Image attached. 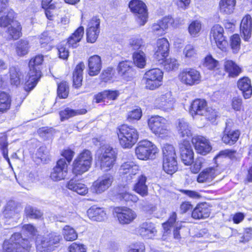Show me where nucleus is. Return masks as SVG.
I'll use <instances>...</instances> for the list:
<instances>
[{
    "instance_id": "864d4df0",
    "label": "nucleus",
    "mask_w": 252,
    "mask_h": 252,
    "mask_svg": "<svg viewBox=\"0 0 252 252\" xmlns=\"http://www.w3.org/2000/svg\"><path fill=\"white\" fill-rule=\"evenodd\" d=\"M204 65L210 70L218 69L220 66L218 61L214 59L211 56H208L205 58Z\"/></svg>"
},
{
    "instance_id": "f257e3e1",
    "label": "nucleus",
    "mask_w": 252,
    "mask_h": 252,
    "mask_svg": "<svg viewBox=\"0 0 252 252\" xmlns=\"http://www.w3.org/2000/svg\"><path fill=\"white\" fill-rule=\"evenodd\" d=\"M3 252H29L31 244L27 238H23L20 233H14L3 244Z\"/></svg>"
},
{
    "instance_id": "c03bdc74",
    "label": "nucleus",
    "mask_w": 252,
    "mask_h": 252,
    "mask_svg": "<svg viewBox=\"0 0 252 252\" xmlns=\"http://www.w3.org/2000/svg\"><path fill=\"white\" fill-rule=\"evenodd\" d=\"M86 112L87 110L86 109L75 110L67 108L64 110L61 111L60 112V115L61 116V120L63 121L64 120L67 119L76 115L84 114Z\"/></svg>"
},
{
    "instance_id": "0eeeda50",
    "label": "nucleus",
    "mask_w": 252,
    "mask_h": 252,
    "mask_svg": "<svg viewBox=\"0 0 252 252\" xmlns=\"http://www.w3.org/2000/svg\"><path fill=\"white\" fill-rule=\"evenodd\" d=\"M148 125L153 133L161 137H165L170 133L169 123L163 117L158 116L151 117L149 119Z\"/></svg>"
},
{
    "instance_id": "49530a36",
    "label": "nucleus",
    "mask_w": 252,
    "mask_h": 252,
    "mask_svg": "<svg viewBox=\"0 0 252 252\" xmlns=\"http://www.w3.org/2000/svg\"><path fill=\"white\" fill-rule=\"evenodd\" d=\"M63 235L66 241H72L76 240L78 235L75 229L69 225H65L63 229Z\"/></svg>"
},
{
    "instance_id": "58836bf2",
    "label": "nucleus",
    "mask_w": 252,
    "mask_h": 252,
    "mask_svg": "<svg viewBox=\"0 0 252 252\" xmlns=\"http://www.w3.org/2000/svg\"><path fill=\"white\" fill-rule=\"evenodd\" d=\"M84 64L80 63L77 65L73 74V86L75 88H78L82 85V72L84 68Z\"/></svg>"
},
{
    "instance_id": "4be33fe9",
    "label": "nucleus",
    "mask_w": 252,
    "mask_h": 252,
    "mask_svg": "<svg viewBox=\"0 0 252 252\" xmlns=\"http://www.w3.org/2000/svg\"><path fill=\"white\" fill-rule=\"evenodd\" d=\"M192 143L197 152L202 155H206L212 149L209 141L204 137L197 136L192 138Z\"/></svg>"
},
{
    "instance_id": "f3484780",
    "label": "nucleus",
    "mask_w": 252,
    "mask_h": 252,
    "mask_svg": "<svg viewBox=\"0 0 252 252\" xmlns=\"http://www.w3.org/2000/svg\"><path fill=\"white\" fill-rule=\"evenodd\" d=\"M68 172V164L64 158H61L57 162L56 165L51 173L50 177L56 181L64 179Z\"/></svg>"
},
{
    "instance_id": "cd10ccee",
    "label": "nucleus",
    "mask_w": 252,
    "mask_h": 252,
    "mask_svg": "<svg viewBox=\"0 0 252 252\" xmlns=\"http://www.w3.org/2000/svg\"><path fill=\"white\" fill-rule=\"evenodd\" d=\"M87 214L89 218L94 221H101L106 219V214L101 208L92 207L88 210Z\"/></svg>"
},
{
    "instance_id": "4d7b16f0",
    "label": "nucleus",
    "mask_w": 252,
    "mask_h": 252,
    "mask_svg": "<svg viewBox=\"0 0 252 252\" xmlns=\"http://www.w3.org/2000/svg\"><path fill=\"white\" fill-rule=\"evenodd\" d=\"M143 39L139 36L133 37L129 39L128 44L133 49L140 48L143 44Z\"/></svg>"
},
{
    "instance_id": "f03ea898",
    "label": "nucleus",
    "mask_w": 252,
    "mask_h": 252,
    "mask_svg": "<svg viewBox=\"0 0 252 252\" xmlns=\"http://www.w3.org/2000/svg\"><path fill=\"white\" fill-rule=\"evenodd\" d=\"M43 60V56L37 55L30 61L29 64L30 71L24 87L26 91L29 92L32 90L41 77V72L39 65L42 63Z\"/></svg>"
},
{
    "instance_id": "20e7f679",
    "label": "nucleus",
    "mask_w": 252,
    "mask_h": 252,
    "mask_svg": "<svg viewBox=\"0 0 252 252\" xmlns=\"http://www.w3.org/2000/svg\"><path fill=\"white\" fill-rule=\"evenodd\" d=\"M121 146L125 149H130L137 142L138 132L136 129L131 126L123 125L117 132Z\"/></svg>"
},
{
    "instance_id": "0e129e2a",
    "label": "nucleus",
    "mask_w": 252,
    "mask_h": 252,
    "mask_svg": "<svg viewBox=\"0 0 252 252\" xmlns=\"http://www.w3.org/2000/svg\"><path fill=\"white\" fill-rule=\"evenodd\" d=\"M196 54L194 46L191 44L186 45L183 51V54L186 58H190L193 57Z\"/></svg>"
},
{
    "instance_id": "9b49d317",
    "label": "nucleus",
    "mask_w": 252,
    "mask_h": 252,
    "mask_svg": "<svg viewBox=\"0 0 252 252\" xmlns=\"http://www.w3.org/2000/svg\"><path fill=\"white\" fill-rule=\"evenodd\" d=\"M139 171V167L132 161L123 163L120 169L119 173L123 180L128 184L136 179V175Z\"/></svg>"
},
{
    "instance_id": "c9c22d12",
    "label": "nucleus",
    "mask_w": 252,
    "mask_h": 252,
    "mask_svg": "<svg viewBox=\"0 0 252 252\" xmlns=\"http://www.w3.org/2000/svg\"><path fill=\"white\" fill-rule=\"evenodd\" d=\"M132 64V62L129 61H125L120 62L118 67L119 74L126 77L132 76L133 71L131 67Z\"/></svg>"
},
{
    "instance_id": "c756f323",
    "label": "nucleus",
    "mask_w": 252,
    "mask_h": 252,
    "mask_svg": "<svg viewBox=\"0 0 252 252\" xmlns=\"http://www.w3.org/2000/svg\"><path fill=\"white\" fill-rule=\"evenodd\" d=\"M137 182L133 187L134 190L141 196L144 197L148 195V187L146 185L147 178L145 176L141 175L136 177Z\"/></svg>"
},
{
    "instance_id": "ea45409f",
    "label": "nucleus",
    "mask_w": 252,
    "mask_h": 252,
    "mask_svg": "<svg viewBox=\"0 0 252 252\" xmlns=\"http://www.w3.org/2000/svg\"><path fill=\"white\" fill-rule=\"evenodd\" d=\"M240 132L239 130L228 131V133L223 132L222 141L226 144L232 145L238 140Z\"/></svg>"
},
{
    "instance_id": "7ed1b4c3",
    "label": "nucleus",
    "mask_w": 252,
    "mask_h": 252,
    "mask_svg": "<svg viewBox=\"0 0 252 252\" xmlns=\"http://www.w3.org/2000/svg\"><path fill=\"white\" fill-rule=\"evenodd\" d=\"M61 239L62 236L54 232L38 235L35 240L36 249L40 252H51L58 247Z\"/></svg>"
},
{
    "instance_id": "2f4dec72",
    "label": "nucleus",
    "mask_w": 252,
    "mask_h": 252,
    "mask_svg": "<svg viewBox=\"0 0 252 252\" xmlns=\"http://www.w3.org/2000/svg\"><path fill=\"white\" fill-rule=\"evenodd\" d=\"M238 87L242 92L245 99L249 98L252 94L251 80L247 77L243 78L238 82Z\"/></svg>"
},
{
    "instance_id": "473e14b6",
    "label": "nucleus",
    "mask_w": 252,
    "mask_h": 252,
    "mask_svg": "<svg viewBox=\"0 0 252 252\" xmlns=\"http://www.w3.org/2000/svg\"><path fill=\"white\" fill-rule=\"evenodd\" d=\"M22 27L17 21H14L7 29L6 32L9 39L16 40L22 36Z\"/></svg>"
},
{
    "instance_id": "39448f33",
    "label": "nucleus",
    "mask_w": 252,
    "mask_h": 252,
    "mask_svg": "<svg viewBox=\"0 0 252 252\" xmlns=\"http://www.w3.org/2000/svg\"><path fill=\"white\" fill-rule=\"evenodd\" d=\"M92 160L91 152L88 150H83L73 161L72 173L77 176L87 172L91 167Z\"/></svg>"
},
{
    "instance_id": "680f3d73",
    "label": "nucleus",
    "mask_w": 252,
    "mask_h": 252,
    "mask_svg": "<svg viewBox=\"0 0 252 252\" xmlns=\"http://www.w3.org/2000/svg\"><path fill=\"white\" fill-rule=\"evenodd\" d=\"M163 229V239H165L164 237L168 235L171 232V229L173 227V219L170 218L166 222L162 224Z\"/></svg>"
},
{
    "instance_id": "bb28decb",
    "label": "nucleus",
    "mask_w": 252,
    "mask_h": 252,
    "mask_svg": "<svg viewBox=\"0 0 252 252\" xmlns=\"http://www.w3.org/2000/svg\"><path fill=\"white\" fill-rule=\"evenodd\" d=\"M66 188L82 195L86 194L88 191V188L85 184L75 179L70 180L66 184Z\"/></svg>"
},
{
    "instance_id": "bf43d9fd",
    "label": "nucleus",
    "mask_w": 252,
    "mask_h": 252,
    "mask_svg": "<svg viewBox=\"0 0 252 252\" xmlns=\"http://www.w3.org/2000/svg\"><path fill=\"white\" fill-rule=\"evenodd\" d=\"M230 45L234 52H237L240 48L241 39L238 34L232 35L230 39Z\"/></svg>"
},
{
    "instance_id": "423d86ee",
    "label": "nucleus",
    "mask_w": 252,
    "mask_h": 252,
    "mask_svg": "<svg viewBox=\"0 0 252 252\" xmlns=\"http://www.w3.org/2000/svg\"><path fill=\"white\" fill-rule=\"evenodd\" d=\"M98 156V163L104 171L110 170L114 166L117 155L114 150L110 146L102 147Z\"/></svg>"
},
{
    "instance_id": "4468645a",
    "label": "nucleus",
    "mask_w": 252,
    "mask_h": 252,
    "mask_svg": "<svg viewBox=\"0 0 252 252\" xmlns=\"http://www.w3.org/2000/svg\"><path fill=\"white\" fill-rule=\"evenodd\" d=\"M223 29L220 25H215L211 29L210 39L212 43L213 42L217 47L222 51L225 49L227 45V41L223 36Z\"/></svg>"
},
{
    "instance_id": "052dcab7",
    "label": "nucleus",
    "mask_w": 252,
    "mask_h": 252,
    "mask_svg": "<svg viewBox=\"0 0 252 252\" xmlns=\"http://www.w3.org/2000/svg\"><path fill=\"white\" fill-rule=\"evenodd\" d=\"M145 246L142 243H136L128 246L126 252H144Z\"/></svg>"
},
{
    "instance_id": "a878e982",
    "label": "nucleus",
    "mask_w": 252,
    "mask_h": 252,
    "mask_svg": "<svg viewBox=\"0 0 252 252\" xmlns=\"http://www.w3.org/2000/svg\"><path fill=\"white\" fill-rule=\"evenodd\" d=\"M210 209L207 203L198 204L192 212V217L194 219H204L209 217Z\"/></svg>"
},
{
    "instance_id": "1a4fd4ad",
    "label": "nucleus",
    "mask_w": 252,
    "mask_h": 252,
    "mask_svg": "<svg viewBox=\"0 0 252 252\" xmlns=\"http://www.w3.org/2000/svg\"><path fill=\"white\" fill-rule=\"evenodd\" d=\"M131 11L136 16V21L140 26L145 24L148 19L146 4L140 0H132L129 3Z\"/></svg>"
},
{
    "instance_id": "393cba45",
    "label": "nucleus",
    "mask_w": 252,
    "mask_h": 252,
    "mask_svg": "<svg viewBox=\"0 0 252 252\" xmlns=\"http://www.w3.org/2000/svg\"><path fill=\"white\" fill-rule=\"evenodd\" d=\"M89 74L90 76L97 75L101 69V60L100 57L94 55L88 60Z\"/></svg>"
},
{
    "instance_id": "774afa93",
    "label": "nucleus",
    "mask_w": 252,
    "mask_h": 252,
    "mask_svg": "<svg viewBox=\"0 0 252 252\" xmlns=\"http://www.w3.org/2000/svg\"><path fill=\"white\" fill-rule=\"evenodd\" d=\"M231 105L232 108L235 111H240L243 110L242 98L238 97H234L232 100Z\"/></svg>"
},
{
    "instance_id": "603ef678",
    "label": "nucleus",
    "mask_w": 252,
    "mask_h": 252,
    "mask_svg": "<svg viewBox=\"0 0 252 252\" xmlns=\"http://www.w3.org/2000/svg\"><path fill=\"white\" fill-rule=\"evenodd\" d=\"M118 197L121 201L129 203H135L139 199L136 195L126 191L119 193Z\"/></svg>"
},
{
    "instance_id": "7c9ffc66",
    "label": "nucleus",
    "mask_w": 252,
    "mask_h": 252,
    "mask_svg": "<svg viewBox=\"0 0 252 252\" xmlns=\"http://www.w3.org/2000/svg\"><path fill=\"white\" fill-rule=\"evenodd\" d=\"M19 211L14 201H9L3 211V215L6 219H13L16 220L20 218Z\"/></svg>"
},
{
    "instance_id": "b1692460",
    "label": "nucleus",
    "mask_w": 252,
    "mask_h": 252,
    "mask_svg": "<svg viewBox=\"0 0 252 252\" xmlns=\"http://www.w3.org/2000/svg\"><path fill=\"white\" fill-rule=\"evenodd\" d=\"M207 107V102L204 99H196L191 104L189 113L193 117L196 115L202 116Z\"/></svg>"
},
{
    "instance_id": "e433bc0d",
    "label": "nucleus",
    "mask_w": 252,
    "mask_h": 252,
    "mask_svg": "<svg viewBox=\"0 0 252 252\" xmlns=\"http://www.w3.org/2000/svg\"><path fill=\"white\" fill-rule=\"evenodd\" d=\"M177 129L182 137L189 138L191 136L190 127L184 119L179 120Z\"/></svg>"
},
{
    "instance_id": "aec40b11",
    "label": "nucleus",
    "mask_w": 252,
    "mask_h": 252,
    "mask_svg": "<svg viewBox=\"0 0 252 252\" xmlns=\"http://www.w3.org/2000/svg\"><path fill=\"white\" fill-rule=\"evenodd\" d=\"M169 44L168 40L164 38L159 39L157 42V47L155 53V58L160 62L168 56L169 53Z\"/></svg>"
},
{
    "instance_id": "e2e57ef3",
    "label": "nucleus",
    "mask_w": 252,
    "mask_h": 252,
    "mask_svg": "<svg viewBox=\"0 0 252 252\" xmlns=\"http://www.w3.org/2000/svg\"><path fill=\"white\" fill-rule=\"evenodd\" d=\"M68 249L69 252H86V246L80 243H73Z\"/></svg>"
},
{
    "instance_id": "f704fd0d",
    "label": "nucleus",
    "mask_w": 252,
    "mask_h": 252,
    "mask_svg": "<svg viewBox=\"0 0 252 252\" xmlns=\"http://www.w3.org/2000/svg\"><path fill=\"white\" fill-rule=\"evenodd\" d=\"M236 5V0H220L219 3L220 12L229 15L232 13Z\"/></svg>"
},
{
    "instance_id": "2eb2a0df",
    "label": "nucleus",
    "mask_w": 252,
    "mask_h": 252,
    "mask_svg": "<svg viewBox=\"0 0 252 252\" xmlns=\"http://www.w3.org/2000/svg\"><path fill=\"white\" fill-rule=\"evenodd\" d=\"M163 155V169L167 174H173V146L166 144L162 149Z\"/></svg>"
},
{
    "instance_id": "412c9836",
    "label": "nucleus",
    "mask_w": 252,
    "mask_h": 252,
    "mask_svg": "<svg viewBox=\"0 0 252 252\" xmlns=\"http://www.w3.org/2000/svg\"><path fill=\"white\" fill-rule=\"evenodd\" d=\"M240 31L241 36L245 41H249L251 37L252 32V18L250 15L247 14L242 19Z\"/></svg>"
},
{
    "instance_id": "8fccbe9b",
    "label": "nucleus",
    "mask_w": 252,
    "mask_h": 252,
    "mask_svg": "<svg viewBox=\"0 0 252 252\" xmlns=\"http://www.w3.org/2000/svg\"><path fill=\"white\" fill-rule=\"evenodd\" d=\"M10 81L12 85L17 86L20 84L21 73L15 67H11L9 69Z\"/></svg>"
},
{
    "instance_id": "f8f14e48",
    "label": "nucleus",
    "mask_w": 252,
    "mask_h": 252,
    "mask_svg": "<svg viewBox=\"0 0 252 252\" xmlns=\"http://www.w3.org/2000/svg\"><path fill=\"white\" fill-rule=\"evenodd\" d=\"M178 77L183 84L193 86L200 83L201 76L198 71L190 68L183 69L179 74Z\"/></svg>"
},
{
    "instance_id": "a18cd8bd",
    "label": "nucleus",
    "mask_w": 252,
    "mask_h": 252,
    "mask_svg": "<svg viewBox=\"0 0 252 252\" xmlns=\"http://www.w3.org/2000/svg\"><path fill=\"white\" fill-rule=\"evenodd\" d=\"M11 99L10 96L4 92L0 93V113H3L10 107Z\"/></svg>"
},
{
    "instance_id": "6e6552de",
    "label": "nucleus",
    "mask_w": 252,
    "mask_h": 252,
    "mask_svg": "<svg viewBox=\"0 0 252 252\" xmlns=\"http://www.w3.org/2000/svg\"><path fill=\"white\" fill-rule=\"evenodd\" d=\"M135 154L138 158L146 160L157 153V148L151 142L144 140L140 141L135 148Z\"/></svg>"
},
{
    "instance_id": "c85d7f7f",
    "label": "nucleus",
    "mask_w": 252,
    "mask_h": 252,
    "mask_svg": "<svg viewBox=\"0 0 252 252\" xmlns=\"http://www.w3.org/2000/svg\"><path fill=\"white\" fill-rule=\"evenodd\" d=\"M15 15L14 11L11 9L4 12L0 10V27L5 28L11 25L16 21Z\"/></svg>"
},
{
    "instance_id": "3c124183",
    "label": "nucleus",
    "mask_w": 252,
    "mask_h": 252,
    "mask_svg": "<svg viewBox=\"0 0 252 252\" xmlns=\"http://www.w3.org/2000/svg\"><path fill=\"white\" fill-rule=\"evenodd\" d=\"M69 87L65 82H61L58 86L57 94L61 98H65L68 96Z\"/></svg>"
},
{
    "instance_id": "a211bd4d",
    "label": "nucleus",
    "mask_w": 252,
    "mask_h": 252,
    "mask_svg": "<svg viewBox=\"0 0 252 252\" xmlns=\"http://www.w3.org/2000/svg\"><path fill=\"white\" fill-rule=\"evenodd\" d=\"M100 20L97 17H93L89 22L87 29V40L88 42L93 43L96 40L100 32Z\"/></svg>"
},
{
    "instance_id": "72a5a7b5",
    "label": "nucleus",
    "mask_w": 252,
    "mask_h": 252,
    "mask_svg": "<svg viewBox=\"0 0 252 252\" xmlns=\"http://www.w3.org/2000/svg\"><path fill=\"white\" fill-rule=\"evenodd\" d=\"M84 33V28L83 27H79L68 38L67 42L68 46L72 48H76L78 46V43L82 38Z\"/></svg>"
},
{
    "instance_id": "de8ad7c7",
    "label": "nucleus",
    "mask_w": 252,
    "mask_h": 252,
    "mask_svg": "<svg viewBox=\"0 0 252 252\" xmlns=\"http://www.w3.org/2000/svg\"><path fill=\"white\" fill-rule=\"evenodd\" d=\"M168 20L164 18L159 24H155L152 26L153 31L158 35H162L164 33V31L168 28Z\"/></svg>"
},
{
    "instance_id": "69168bd1",
    "label": "nucleus",
    "mask_w": 252,
    "mask_h": 252,
    "mask_svg": "<svg viewBox=\"0 0 252 252\" xmlns=\"http://www.w3.org/2000/svg\"><path fill=\"white\" fill-rule=\"evenodd\" d=\"M142 116V111L140 108L135 109L129 112L128 114L127 119L129 121L133 120H138Z\"/></svg>"
},
{
    "instance_id": "dca6fc26",
    "label": "nucleus",
    "mask_w": 252,
    "mask_h": 252,
    "mask_svg": "<svg viewBox=\"0 0 252 252\" xmlns=\"http://www.w3.org/2000/svg\"><path fill=\"white\" fill-rule=\"evenodd\" d=\"M179 149L183 162L186 165H191L193 161L194 153L190 143L187 138L179 143Z\"/></svg>"
},
{
    "instance_id": "79ce46f5",
    "label": "nucleus",
    "mask_w": 252,
    "mask_h": 252,
    "mask_svg": "<svg viewBox=\"0 0 252 252\" xmlns=\"http://www.w3.org/2000/svg\"><path fill=\"white\" fill-rule=\"evenodd\" d=\"M133 63L138 67L143 68L146 63V55L142 51L134 52L132 55Z\"/></svg>"
},
{
    "instance_id": "5fc2aeb1",
    "label": "nucleus",
    "mask_w": 252,
    "mask_h": 252,
    "mask_svg": "<svg viewBox=\"0 0 252 252\" xmlns=\"http://www.w3.org/2000/svg\"><path fill=\"white\" fill-rule=\"evenodd\" d=\"M25 212L28 217L32 219L39 218L42 215V213L39 210L31 206H27L25 208Z\"/></svg>"
},
{
    "instance_id": "6e6d98bb",
    "label": "nucleus",
    "mask_w": 252,
    "mask_h": 252,
    "mask_svg": "<svg viewBox=\"0 0 252 252\" xmlns=\"http://www.w3.org/2000/svg\"><path fill=\"white\" fill-rule=\"evenodd\" d=\"M237 153L234 150H224L220 151L219 154L216 156V158H219L221 156L227 157L232 160H237Z\"/></svg>"
},
{
    "instance_id": "6ab92c4d",
    "label": "nucleus",
    "mask_w": 252,
    "mask_h": 252,
    "mask_svg": "<svg viewBox=\"0 0 252 252\" xmlns=\"http://www.w3.org/2000/svg\"><path fill=\"white\" fill-rule=\"evenodd\" d=\"M115 212L120 223L122 224L130 223L137 217L134 211L127 208H117Z\"/></svg>"
},
{
    "instance_id": "a19ab883",
    "label": "nucleus",
    "mask_w": 252,
    "mask_h": 252,
    "mask_svg": "<svg viewBox=\"0 0 252 252\" xmlns=\"http://www.w3.org/2000/svg\"><path fill=\"white\" fill-rule=\"evenodd\" d=\"M224 65L225 71L231 77L238 76L241 71V68L232 61H226Z\"/></svg>"
},
{
    "instance_id": "4c0bfd02",
    "label": "nucleus",
    "mask_w": 252,
    "mask_h": 252,
    "mask_svg": "<svg viewBox=\"0 0 252 252\" xmlns=\"http://www.w3.org/2000/svg\"><path fill=\"white\" fill-rule=\"evenodd\" d=\"M215 177V169L208 168L202 171L198 176L197 181L202 183L211 182Z\"/></svg>"
},
{
    "instance_id": "9d476101",
    "label": "nucleus",
    "mask_w": 252,
    "mask_h": 252,
    "mask_svg": "<svg viewBox=\"0 0 252 252\" xmlns=\"http://www.w3.org/2000/svg\"><path fill=\"white\" fill-rule=\"evenodd\" d=\"M147 89L154 90L162 85L163 72L158 68H153L147 71L144 77Z\"/></svg>"
},
{
    "instance_id": "5701e85b",
    "label": "nucleus",
    "mask_w": 252,
    "mask_h": 252,
    "mask_svg": "<svg viewBox=\"0 0 252 252\" xmlns=\"http://www.w3.org/2000/svg\"><path fill=\"white\" fill-rule=\"evenodd\" d=\"M136 231L141 236L148 239L152 238L157 233L155 224L149 221L141 223Z\"/></svg>"
},
{
    "instance_id": "37998d69",
    "label": "nucleus",
    "mask_w": 252,
    "mask_h": 252,
    "mask_svg": "<svg viewBox=\"0 0 252 252\" xmlns=\"http://www.w3.org/2000/svg\"><path fill=\"white\" fill-rule=\"evenodd\" d=\"M29 49V42L27 40L21 39L16 44V53L19 56H23L27 54Z\"/></svg>"
},
{
    "instance_id": "09e8293b",
    "label": "nucleus",
    "mask_w": 252,
    "mask_h": 252,
    "mask_svg": "<svg viewBox=\"0 0 252 252\" xmlns=\"http://www.w3.org/2000/svg\"><path fill=\"white\" fill-rule=\"evenodd\" d=\"M202 28L201 22L198 20L192 21L188 27L189 32L192 37H196L199 35Z\"/></svg>"
},
{
    "instance_id": "13d9d810",
    "label": "nucleus",
    "mask_w": 252,
    "mask_h": 252,
    "mask_svg": "<svg viewBox=\"0 0 252 252\" xmlns=\"http://www.w3.org/2000/svg\"><path fill=\"white\" fill-rule=\"evenodd\" d=\"M36 156L41 161L45 162L49 160L50 158L48 150L44 146H41L38 149Z\"/></svg>"
},
{
    "instance_id": "338daca9",
    "label": "nucleus",
    "mask_w": 252,
    "mask_h": 252,
    "mask_svg": "<svg viewBox=\"0 0 252 252\" xmlns=\"http://www.w3.org/2000/svg\"><path fill=\"white\" fill-rule=\"evenodd\" d=\"M52 38L49 35V33L48 32H44L42 33L40 36L39 42L42 47H45L52 41Z\"/></svg>"
},
{
    "instance_id": "ddd939ff",
    "label": "nucleus",
    "mask_w": 252,
    "mask_h": 252,
    "mask_svg": "<svg viewBox=\"0 0 252 252\" xmlns=\"http://www.w3.org/2000/svg\"><path fill=\"white\" fill-rule=\"evenodd\" d=\"M114 181V177L110 173H105L94 181L91 188L93 193L100 194L108 189Z\"/></svg>"
}]
</instances>
